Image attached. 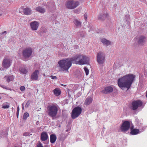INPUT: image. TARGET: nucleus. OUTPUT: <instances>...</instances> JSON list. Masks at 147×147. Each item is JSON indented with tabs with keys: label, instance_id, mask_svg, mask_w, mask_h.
Returning a JSON list of instances; mask_svg holds the SVG:
<instances>
[{
	"label": "nucleus",
	"instance_id": "1",
	"mask_svg": "<svg viewBox=\"0 0 147 147\" xmlns=\"http://www.w3.org/2000/svg\"><path fill=\"white\" fill-rule=\"evenodd\" d=\"M135 78V76L132 74L125 75L118 79V85L122 90L126 88L128 90L131 87Z\"/></svg>",
	"mask_w": 147,
	"mask_h": 147
},
{
	"label": "nucleus",
	"instance_id": "2",
	"mask_svg": "<svg viewBox=\"0 0 147 147\" xmlns=\"http://www.w3.org/2000/svg\"><path fill=\"white\" fill-rule=\"evenodd\" d=\"M72 63H74L73 57L60 60L58 62L60 71H67L71 66Z\"/></svg>",
	"mask_w": 147,
	"mask_h": 147
},
{
	"label": "nucleus",
	"instance_id": "3",
	"mask_svg": "<svg viewBox=\"0 0 147 147\" xmlns=\"http://www.w3.org/2000/svg\"><path fill=\"white\" fill-rule=\"evenodd\" d=\"M74 63L82 65L84 64L89 65L90 59L89 57L82 54L76 55L73 57Z\"/></svg>",
	"mask_w": 147,
	"mask_h": 147
},
{
	"label": "nucleus",
	"instance_id": "4",
	"mask_svg": "<svg viewBox=\"0 0 147 147\" xmlns=\"http://www.w3.org/2000/svg\"><path fill=\"white\" fill-rule=\"evenodd\" d=\"M58 108L59 107L56 104H53L47 107L48 114L53 119L56 117Z\"/></svg>",
	"mask_w": 147,
	"mask_h": 147
},
{
	"label": "nucleus",
	"instance_id": "5",
	"mask_svg": "<svg viewBox=\"0 0 147 147\" xmlns=\"http://www.w3.org/2000/svg\"><path fill=\"white\" fill-rule=\"evenodd\" d=\"M84 2L83 0H78L75 1L74 0H68L67 1L65 4L66 7L69 9H74L78 7L80 3Z\"/></svg>",
	"mask_w": 147,
	"mask_h": 147
},
{
	"label": "nucleus",
	"instance_id": "6",
	"mask_svg": "<svg viewBox=\"0 0 147 147\" xmlns=\"http://www.w3.org/2000/svg\"><path fill=\"white\" fill-rule=\"evenodd\" d=\"M81 107L78 106L75 107L71 112V116L73 119H75L78 117L82 112Z\"/></svg>",
	"mask_w": 147,
	"mask_h": 147
},
{
	"label": "nucleus",
	"instance_id": "7",
	"mask_svg": "<svg viewBox=\"0 0 147 147\" xmlns=\"http://www.w3.org/2000/svg\"><path fill=\"white\" fill-rule=\"evenodd\" d=\"M11 60L8 57H5L4 58L2 63V66L5 69H7L11 66Z\"/></svg>",
	"mask_w": 147,
	"mask_h": 147
},
{
	"label": "nucleus",
	"instance_id": "8",
	"mask_svg": "<svg viewBox=\"0 0 147 147\" xmlns=\"http://www.w3.org/2000/svg\"><path fill=\"white\" fill-rule=\"evenodd\" d=\"M32 52V49L30 47L24 49L22 51V54L23 57L25 59H28L31 55Z\"/></svg>",
	"mask_w": 147,
	"mask_h": 147
},
{
	"label": "nucleus",
	"instance_id": "9",
	"mask_svg": "<svg viewBox=\"0 0 147 147\" xmlns=\"http://www.w3.org/2000/svg\"><path fill=\"white\" fill-rule=\"evenodd\" d=\"M105 60V55L104 54L101 52L98 53L97 55V61L100 65L103 64Z\"/></svg>",
	"mask_w": 147,
	"mask_h": 147
},
{
	"label": "nucleus",
	"instance_id": "10",
	"mask_svg": "<svg viewBox=\"0 0 147 147\" xmlns=\"http://www.w3.org/2000/svg\"><path fill=\"white\" fill-rule=\"evenodd\" d=\"M40 140L42 142L46 141L45 144H47L49 143V136L47 132L46 131H43L41 134L40 136Z\"/></svg>",
	"mask_w": 147,
	"mask_h": 147
},
{
	"label": "nucleus",
	"instance_id": "11",
	"mask_svg": "<svg viewBox=\"0 0 147 147\" xmlns=\"http://www.w3.org/2000/svg\"><path fill=\"white\" fill-rule=\"evenodd\" d=\"M142 105V102L140 100L134 101L132 102L131 109L133 110H136L138 108Z\"/></svg>",
	"mask_w": 147,
	"mask_h": 147
},
{
	"label": "nucleus",
	"instance_id": "12",
	"mask_svg": "<svg viewBox=\"0 0 147 147\" xmlns=\"http://www.w3.org/2000/svg\"><path fill=\"white\" fill-rule=\"evenodd\" d=\"M130 126V122L128 121H125L122 123L121 127V129L122 131H126L129 129Z\"/></svg>",
	"mask_w": 147,
	"mask_h": 147
},
{
	"label": "nucleus",
	"instance_id": "13",
	"mask_svg": "<svg viewBox=\"0 0 147 147\" xmlns=\"http://www.w3.org/2000/svg\"><path fill=\"white\" fill-rule=\"evenodd\" d=\"M39 22L36 21L32 22L30 23L31 29L34 31L37 30L39 26Z\"/></svg>",
	"mask_w": 147,
	"mask_h": 147
},
{
	"label": "nucleus",
	"instance_id": "14",
	"mask_svg": "<svg viewBox=\"0 0 147 147\" xmlns=\"http://www.w3.org/2000/svg\"><path fill=\"white\" fill-rule=\"evenodd\" d=\"M39 74V71L38 70H35L32 74L31 78L32 80H38V75Z\"/></svg>",
	"mask_w": 147,
	"mask_h": 147
},
{
	"label": "nucleus",
	"instance_id": "15",
	"mask_svg": "<svg viewBox=\"0 0 147 147\" xmlns=\"http://www.w3.org/2000/svg\"><path fill=\"white\" fill-rule=\"evenodd\" d=\"M147 40L146 38L143 36H140L138 40V43L141 45H143L146 42Z\"/></svg>",
	"mask_w": 147,
	"mask_h": 147
},
{
	"label": "nucleus",
	"instance_id": "16",
	"mask_svg": "<svg viewBox=\"0 0 147 147\" xmlns=\"http://www.w3.org/2000/svg\"><path fill=\"white\" fill-rule=\"evenodd\" d=\"M100 41L104 45L106 46H108L111 45V42L110 41L107 40L103 38H100Z\"/></svg>",
	"mask_w": 147,
	"mask_h": 147
},
{
	"label": "nucleus",
	"instance_id": "17",
	"mask_svg": "<svg viewBox=\"0 0 147 147\" xmlns=\"http://www.w3.org/2000/svg\"><path fill=\"white\" fill-rule=\"evenodd\" d=\"M113 88L111 86H108L106 87L104 90H102V92L104 94H107L113 91Z\"/></svg>",
	"mask_w": 147,
	"mask_h": 147
},
{
	"label": "nucleus",
	"instance_id": "18",
	"mask_svg": "<svg viewBox=\"0 0 147 147\" xmlns=\"http://www.w3.org/2000/svg\"><path fill=\"white\" fill-rule=\"evenodd\" d=\"M133 126L130 127L131 131L130 134L131 135H136L140 133V130L139 129H134Z\"/></svg>",
	"mask_w": 147,
	"mask_h": 147
},
{
	"label": "nucleus",
	"instance_id": "19",
	"mask_svg": "<svg viewBox=\"0 0 147 147\" xmlns=\"http://www.w3.org/2000/svg\"><path fill=\"white\" fill-rule=\"evenodd\" d=\"M23 11L24 14L27 15H30L32 13L31 9L28 7L24 9L23 10Z\"/></svg>",
	"mask_w": 147,
	"mask_h": 147
},
{
	"label": "nucleus",
	"instance_id": "20",
	"mask_svg": "<svg viewBox=\"0 0 147 147\" xmlns=\"http://www.w3.org/2000/svg\"><path fill=\"white\" fill-rule=\"evenodd\" d=\"M108 16V13L107 12H104L99 15L98 19L100 20H102L105 18H107Z\"/></svg>",
	"mask_w": 147,
	"mask_h": 147
},
{
	"label": "nucleus",
	"instance_id": "21",
	"mask_svg": "<svg viewBox=\"0 0 147 147\" xmlns=\"http://www.w3.org/2000/svg\"><path fill=\"white\" fill-rule=\"evenodd\" d=\"M20 73L23 74H26L28 72V70L25 66L21 67L19 68Z\"/></svg>",
	"mask_w": 147,
	"mask_h": 147
},
{
	"label": "nucleus",
	"instance_id": "22",
	"mask_svg": "<svg viewBox=\"0 0 147 147\" xmlns=\"http://www.w3.org/2000/svg\"><path fill=\"white\" fill-rule=\"evenodd\" d=\"M92 98L90 97L87 98L85 100L84 105L86 106L89 105L92 102Z\"/></svg>",
	"mask_w": 147,
	"mask_h": 147
},
{
	"label": "nucleus",
	"instance_id": "23",
	"mask_svg": "<svg viewBox=\"0 0 147 147\" xmlns=\"http://www.w3.org/2000/svg\"><path fill=\"white\" fill-rule=\"evenodd\" d=\"M57 139L56 136L54 134H51L50 136V141L51 143H55Z\"/></svg>",
	"mask_w": 147,
	"mask_h": 147
},
{
	"label": "nucleus",
	"instance_id": "24",
	"mask_svg": "<svg viewBox=\"0 0 147 147\" xmlns=\"http://www.w3.org/2000/svg\"><path fill=\"white\" fill-rule=\"evenodd\" d=\"M4 78H5L6 79L7 82H9L10 81L13 80L14 78V76L13 75L5 76Z\"/></svg>",
	"mask_w": 147,
	"mask_h": 147
},
{
	"label": "nucleus",
	"instance_id": "25",
	"mask_svg": "<svg viewBox=\"0 0 147 147\" xmlns=\"http://www.w3.org/2000/svg\"><path fill=\"white\" fill-rule=\"evenodd\" d=\"M36 10L38 12L41 13H43L45 12V9L42 7L38 6L36 8Z\"/></svg>",
	"mask_w": 147,
	"mask_h": 147
},
{
	"label": "nucleus",
	"instance_id": "26",
	"mask_svg": "<svg viewBox=\"0 0 147 147\" xmlns=\"http://www.w3.org/2000/svg\"><path fill=\"white\" fill-rule=\"evenodd\" d=\"M74 23L75 25L77 27H80L81 26V23L77 19H75L74 20Z\"/></svg>",
	"mask_w": 147,
	"mask_h": 147
},
{
	"label": "nucleus",
	"instance_id": "27",
	"mask_svg": "<svg viewBox=\"0 0 147 147\" xmlns=\"http://www.w3.org/2000/svg\"><path fill=\"white\" fill-rule=\"evenodd\" d=\"M3 109H8L9 107V104L7 102L4 103L2 105Z\"/></svg>",
	"mask_w": 147,
	"mask_h": 147
},
{
	"label": "nucleus",
	"instance_id": "28",
	"mask_svg": "<svg viewBox=\"0 0 147 147\" xmlns=\"http://www.w3.org/2000/svg\"><path fill=\"white\" fill-rule=\"evenodd\" d=\"M54 94L55 95L58 96L60 95L61 93V92L59 89L58 88H55L54 90Z\"/></svg>",
	"mask_w": 147,
	"mask_h": 147
},
{
	"label": "nucleus",
	"instance_id": "29",
	"mask_svg": "<svg viewBox=\"0 0 147 147\" xmlns=\"http://www.w3.org/2000/svg\"><path fill=\"white\" fill-rule=\"evenodd\" d=\"M29 116V114L28 113H24L23 116V119L24 120H26L27 118Z\"/></svg>",
	"mask_w": 147,
	"mask_h": 147
},
{
	"label": "nucleus",
	"instance_id": "30",
	"mask_svg": "<svg viewBox=\"0 0 147 147\" xmlns=\"http://www.w3.org/2000/svg\"><path fill=\"white\" fill-rule=\"evenodd\" d=\"M78 34L80 36V37H83L85 35V33L84 32H81L79 33Z\"/></svg>",
	"mask_w": 147,
	"mask_h": 147
},
{
	"label": "nucleus",
	"instance_id": "31",
	"mask_svg": "<svg viewBox=\"0 0 147 147\" xmlns=\"http://www.w3.org/2000/svg\"><path fill=\"white\" fill-rule=\"evenodd\" d=\"M84 69L86 75H88L89 74V72L88 69L86 67H84Z\"/></svg>",
	"mask_w": 147,
	"mask_h": 147
},
{
	"label": "nucleus",
	"instance_id": "32",
	"mask_svg": "<svg viewBox=\"0 0 147 147\" xmlns=\"http://www.w3.org/2000/svg\"><path fill=\"white\" fill-rule=\"evenodd\" d=\"M0 86L2 88H3L4 89H5L8 90H11V88H8L6 86H4L3 85H1Z\"/></svg>",
	"mask_w": 147,
	"mask_h": 147
},
{
	"label": "nucleus",
	"instance_id": "33",
	"mask_svg": "<svg viewBox=\"0 0 147 147\" xmlns=\"http://www.w3.org/2000/svg\"><path fill=\"white\" fill-rule=\"evenodd\" d=\"M30 100H28V101L25 105V107L26 108H27L29 107L30 105Z\"/></svg>",
	"mask_w": 147,
	"mask_h": 147
},
{
	"label": "nucleus",
	"instance_id": "34",
	"mask_svg": "<svg viewBox=\"0 0 147 147\" xmlns=\"http://www.w3.org/2000/svg\"><path fill=\"white\" fill-rule=\"evenodd\" d=\"M37 147H43L42 144L40 142H39L37 144Z\"/></svg>",
	"mask_w": 147,
	"mask_h": 147
},
{
	"label": "nucleus",
	"instance_id": "35",
	"mask_svg": "<svg viewBox=\"0 0 147 147\" xmlns=\"http://www.w3.org/2000/svg\"><path fill=\"white\" fill-rule=\"evenodd\" d=\"M20 89L22 91H24L25 90V87L24 86H22L20 87Z\"/></svg>",
	"mask_w": 147,
	"mask_h": 147
},
{
	"label": "nucleus",
	"instance_id": "36",
	"mask_svg": "<svg viewBox=\"0 0 147 147\" xmlns=\"http://www.w3.org/2000/svg\"><path fill=\"white\" fill-rule=\"evenodd\" d=\"M51 78V79L53 80L55 79L57 80V78L56 76H50Z\"/></svg>",
	"mask_w": 147,
	"mask_h": 147
},
{
	"label": "nucleus",
	"instance_id": "37",
	"mask_svg": "<svg viewBox=\"0 0 147 147\" xmlns=\"http://www.w3.org/2000/svg\"><path fill=\"white\" fill-rule=\"evenodd\" d=\"M88 15L87 13H85L84 14V19L85 20H86L87 17Z\"/></svg>",
	"mask_w": 147,
	"mask_h": 147
},
{
	"label": "nucleus",
	"instance_id": "38",
	"mask_svg": "<svg viewBox=\"0 0 147 147\" xmlns=\"http://www.w3.org/2000/svg\"><path fill=\"white\" fill-rule=\"evenodd\" d=\"M29 134L28 132H25L24 133L23 136H27L29 135Z\"/></svg>",
	"mask_w": 147,
	"mask_h": 147
},
{
	"label": "nucleus",
	"instance_id": "39",
	"mask_svg": "<svg viewBox=\"0 0 147 147\" xmlns=\"http://www.w3.org/2000/svg\"><path fill=\"white\" fill-rule=\"evenodd\" d=\"M19 111H17V112H16V116H17V117L18 118V116H19Z\"/></svg>",
	"mask_w": 147,
	"mask_h": 147
},
{
	"label": "nucleus",
	"instance_id": "40",
	"mask_svg": "<svg viewBox=\"0 0 147 147\" xmlns=\"http://www.w3.org/2000/svg\"><path fill=\"white\" fill-rule=\"evenodd\" d=\"M19 111H20V108H19V106H18L17 107V111L19 112Z\"/></svg>",
	"mask_w": 147,
	"mask_h": 147
},
{
	"label": "nucleus",
	"instance_id": "41",
	"mask_svg": "<svg viewBox=\"0 0 147 147\" xmlns=\"http://www.w3.org/2000/svg\"><path fill=\"white\" fill-rule=\"evenodd\" d=\"M39 124V122L38 121H37L36 122V125H38Z\"/></svg>",
	"mask_w": 147,
	"mask_h": 147
},
{
	"label": "nucleus",
	"instance_id": "42",
	"mask_svg": "<svg viewBox=\"0 0 147 147\" xmlns=\"http://www.w3.org/2000/svg\"><path fill=\"white\" fill-rule=\"evenodd\" d=\"M7 33V32L6 31H4L2 33H1V34H4V33Z\"/></svg>",
	"mask_w": 147,
	"mask_h": 147
},
{
	"label": "nucleus",
	"instance_id": "43",
	"mask_svg": "<svg viewBox=\"0 0 147 147\" xmlns=\"http://www.w3.org/2000/svg\"><path fill=\"white\" fill-rule=\"evenodd\" d=\"M126 17L128 18H130V16L129 15H127Z\"/></svg>",
	"mask_w": 147,
	"mask_h": 147
},
{
	"label": "nucleus",
	"instance_id": "44",
	"mask_svg": "<svg viewBox=\"0 0 147 147\" xmlns=\"http://www.w3.org/2000/svg\"><path fill=\"white\" fill-rule=\"evenodd\" d=\"M0 70L1 71H3V68H0Z\"/></svg>",
	"mask_w": 147,
	"mask_h": 147
},
{
	"label": "nucleus",
	"instance_id": "45",
	"mask_svg": "<svg viewBox=\"0 0 147 147\" xmlns=\"http://www.w3.org/2000/svg\"><path fill=\"white\" fill-rule=\"evenodd\" d=\"M22 109H24V107L23 104H22Z\"/></svg>",
	"mask_w": 147,
	"mask_h": 147
},
{
	"label": "nucleus",
	"instance_id": "46",
	"mask_svg": "<svg viewBox=\"0 0 147 147\" xmlns=\"http://www.w3.org/2000/svg\"><path fill=\"white\" fill-rule=\"evenodd\" d=\"M88 27L89 28H90L91 27V26H90V25H89L88 26Z\"/></svg>",
	"mask_w": 147,
	"mask_h": 147
},
{
	"label": "nucleus",
	"instance_id": "47",
	"mask_svg": "<svg viewBox=\"0 0 147 147\" xmlns=\"http://www.w3.org/2000/svg\"><path fill=\"white\" fill-rule=\"evenodd\" d=\"M44 147H49V146H45Z\"/></svg>",
	"mask_w": 147,
	"mask_h": 147
},
{
	"label": "nucleus",
	"instance_id": "48",
	"mask_svg": "<svg viewBox=\"0 0 147 147\" xmlns=\"http://www.w3.org/2000/svg\"><path fill=\"white\" fill-rule=\"evenodd\" d=\"M140 1H144V0H139Z\"/></svg>",
	"mask_w": 147,
	"mask_h": 147
},
{
	"label": "nucleus",
	"instance_id": "49",
	"mask_svg": "<svg viewBox=\"0 0 147 147\" xmlns=\"http://www.w3.org/2000/svg\"><path fill=\"white\" fill-rule=\"evenodd\" d=\"M117 6V5H116V4H115V5H114V6Z\"/></svg>",
	"mask_w": 147,
	"mask_h": 147
},
{
	"label": "nucleus",
	"instance_id": "50",
	"mask_svg": "<svg viewBox=\"0 0 147 147\" xmlns=\"http://www.w3.org/2000/svg\"><path fill=\"white\" fill-rule=\"evenodd\" d=\"M43 76H45V74H44L43 75Z\"/></svg>",
	"mask_w": 147,
	"mask_h": 147
}]
</instances>
